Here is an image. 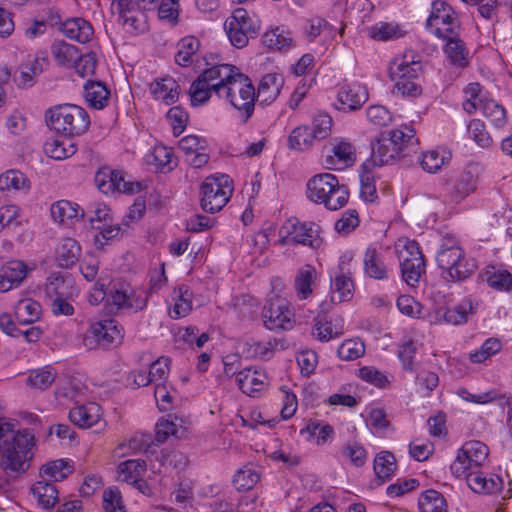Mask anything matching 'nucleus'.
Listing matches in <instances>:
<instances>
[{
	"label": "nucleus",
	"instance_id": "nucleus-12",
	"mask_svg": "<svg viewBox=\"0 0 512 512\" xmlns=\"http://www.w3.org/2000/svg\"><path fill=\"white\" fill-rule=\"evenodd\" d=\"M97 188L104 194L115 192L134 194L141 190L139 182L127 181L121 171L112 170L109 167L100 168L94 176Z\"/></svg>",
	"mask_w": 512,
	"mask_h": 512
},
{
	"label": "nucleus",
	"instance_id": "nucleus-8",
	"mask_svg": "<svg viewBox=\"0 0 512 512\" xmlns=\"http://www.w3.org/2000/svg\"><path fill=\"white\" fill-rule=\"evenodd\" d=\"M232 192V180L228 175L206 177L200 188L202 209L212 214L219 212L229 201Z\"/></svg>",
	"mask_w": 512,
	"mask_h": 512
},
{
	"label": "nucleus",
	"instance_id": "nucleus-54",
	"mask_svg": "<svg viewBox=\"0 0 512 512\" xmlns=\"http://www.w3.org/2000/svg\"><path fill=\"white\" fill-rule=\"evenodd\" d=\"M365 345L360 339H347L338 347L337 355L343 361H353L362 357Z\"/></svg>",
	"mask_w": 512,
	"mask_h": 512
},
{
	"label": "nucleus",
	"instance_id": "nucleus-39",
	"mask_svg": "<svg viewBox=\"0 0 512 512\" xmlns=\"http://www.w3.org/2000/svg\"><path fill=\"white\" fill-rule=\"evenodd\" d=\"M353 281L341 269L331 282V301L341 303L352 297Z\"/></svg>",
	"mask_w": 512,
	"mask_h": 512
},
{
	"label": "nucleus",
	"instance_id": "nucleus-22",
	"mask_svg": "<svg viewBox=\"0 0 512 512\" xmlns=\"http://www.w3.org/2000/svg\"><path fill=\"white\" fill-rule=\"evenodd\" d=\"M413 253V258H403L400 261L401 273L403 280L410 286H415L424 272L425 263L423 255L418 245L410 247Z\"/></svg>",
	"mask_w": 512,
	"mask_h": 512
},
{
	"label": "nucleus",
	"instance_id": "nucleus-9",
	"mask_svg": "<svg viewBox=\"0 0 512 512\" xmlns=\"http://www.w3.org/2000/svg\"><path fill=\"white\" fill-rule=\"evenodd\" d=\"M426 28L436 37L459 34L460 23L454 9L445 1L432 2V10L426 21Z\"/></svg>",
	"mask_w": 512,
	"mask_h": 512
},
{
	"label": "nucleus",
	"instance_id": "nucleus-60",
	"mask_svg": "<svg viewBox=\"0 0 512 512\" xmlns=\"http://www.w3.org/2000/svg\"><path fill=\"white\" fill-rule=\"evenodd\" d=\"M29 181L24 174L16 170H9L0 176V190H20L28 188Z\"/></svg>",
	"mask_w": 512,
	"mask_h": 512
},
{
	"label": "nucleus",
	"instance_id": "nucleus-41",
	"mask_svg": "<svg viewBox=\"0 0 512 512\" xmlns=\"http://www.w3.org/2000/svg\"><path fill=\"white\" fill-rule=\"evenodd\" d=\"M488 286L499 292L512 291V274L505 269L490 267L485 271Z\"/></svg>",
	"mask_w": 512,
	"mask_h": 512
},
{
	"label": "nucleus",
	"instance_id": "nucleus-14",
	"mask_svg": "<svg viewBox=\"0 0 512 512\" xmlns=\"http://www.w3.org/2000/svg\"><path fill=\"white\" fill-rule=\"evenodd\" d=\"M264 325L269 330H289L294 324V313L288 302L281 298L271 300L263 307Z\"/></svg>",
	"mask_w": 512,
	"mask_h": 512
},
{
	"label": "nucleus",
	"instance_id": "nucleus-56",
	"mask_svg": "<svg viewBox=\"0 0 512 512\" xmlns=\"http://www.w3.org/2000/svg\"><path fill=\"white\" fill-rule=\"evenodd\" d=\"M44 151L52 159L63 160L75 154L76 146L70 140L67 146L64 141L52 140L45 143Z\"/></svg>",
	"mask_w": 512,
	"mask_h": 512
},
{
	"label": "nucleus",
	"instance_id": "nucleus-37",
	"mask_svg": "<svg viewBox=\"0 0 512 512\" xmlns=\"http://www.w3.org/2000/svg\"><path fill=\"white\" fill-rule=\"evenodd\" d=\"M50 212L53 220L59 223L84 216V211L80 209L79 205L68 200H59L53 203Z\"/></svg>",
	"mask_w": 512,
	"mask_h": 512
},
{
	"label": "nucleus",
	"instance_id": "nucleus-18",
	"mask_svg": "<svg viewBox=\"0 0 512 512\" xmlns=\"http://www.w3.org/2000/svg\"><path fill=\"white\" fill-rule=\"evenodd\" d=\"M27 265L21 260H11L0 267V292L5 293L18 287L26 278Z\"/></svg>",
	"mask_w": 512,
	"mask_h": 512
},
{
	"label": "nucleus",
	"instance_id": "nucleus-16",
	"mask_svg": "<svg viewBox=\"0 0 512 512\" xmlns=\"http://www.w3.org/2000/svg\"><path fill=\"white\" fill-rule=\"evenodd\" d=\"M479 304L480 301L477 298L471 295L466 296L455 306L446 308L441 317L447 324H466L477 313Z\"/></svg>",
	"mask_w": 512,
	"mask_h": 512
},
{
	"label": "nucleus",
	"instance_id": "nucleus-48",
	"mask_svg": "<svg viewBox=\"0 0 512 512\" xmlns=\"http://www.w3.org/2000/svg\"><path fill=\"white\" fill-rule=\"evenodd\" d=\"M421 512H447V504L443 495L433 489L425 491L418 501Z\"/></svg>",
	"mask_w": 512,
	"mask_h": 512
},
{
	"label": "nucleus",
	"instance_id": "nucleus-21",
	"mask_svg": "<svg viewBox=\"0 0 512 512\" xmlns=\"http://www.w3.org/2000/svg\"><path fill=\"white\" fill-rule=\"evenodd\" d=\"M363 269L366 276L375 280H388L389 269L383 255L374 247H368L363 256Z\"/></svg>",
	"mask_w": 512,
	"mask_h": 512
},
{
	"label": "nucleus",
	"instance_id": "nucleus-45",
	"mask_svg": "<svg viewBox=\"0 0 512 512\" xmlns=\"http://www.w3.org/2000/svg\"><path fill=\"white\" fill-rule=\"evenodd\" d=\"M221 84L205 83L204 80L197 79L193 81L189 89L190 102L193 107L205 104L211 97V91L216 93V89Z\"/></svg>",
	"mask_w": 512,
	"mask_h": 512
},
{
	"label": "nucleus",
	"instance_id": "nucleus-50",
	"mask_svg": "<svg viewBox=\"0 0 512 512\" xmlns=\"http://www.w3.org/2000/svg\"><path fill=\"white\" fill-rule=\"evenodd\" d=\"M374 471L382 482L391 478L396 469L395 457L391 452L383 451L374 459Z\"/></svg>",
	"mask_w": 512,
	"mask_h": 512
},
{
	"label": "nucleus",
	"instance_id": "nucleus-11",
	"mask_svg": "<svg viewBox=\"0 0 512 512\" xmlns=\"http://www.w3.org/2000/svg\"><path fill=\"white\" fill-rule=\"evenodd\" d=\"M149 293L142 288H132L129 285L113 286L109 292L107 303L117 310H143L148 303Z\"/></svg>",
	"mask_w": 512,
	"mask_h": 512
},
{
	"label": "nucleus",
	"instance_id": "nucleus-34",
	"mask_svg": "<svg viewBox=\"0 0 512 512\" xmlns=\"http://www.w3.org/2000/svg\"><path fill=\"white\" fill-rule=\"evenodd\" d=\"M110 91L100 81H89L84 85V97L95 109L104 108L109 100Z\"/></svg>",
	"mask_w": 512,
	"mask_h": 512
},
{
	"label": "nucleus",
	"instance_id": "nucleus-5",
	"mask_svg": "<svg viewBox=\"0 0 512 512\" xmlns=\"http://www.w3.org/2000/svg\"><path fill=\"white\" fill-rule=\"evenodd\" d=\"M307 196L311 201L335 211L347 204L349 191L346 185L339 183L334 174L321 173L307 182Z\"/></svg>",
	"mask_w": 512,
	"mask_h": 512
},
{
	"label": "nucleus",
	"instance_id": "nucleus-64",
	"mask_svg": "<svg viewBox=\"0 0 512 512\" xmlns=\"http://www.w3.org/2000/svg\"><path fill=\"white\" fill-rule=\"evenodd\" d=\"M167 119L172 126L174 136H179L186 128L189 116L181 106H174L168 110Z\"/></svg>",
	"mask_w": 512,
	"mask_h": 512
},
{
	"label": "nucleus",
	"instance_id": "nucleus-61",
	"mask_svg": "<svg viewBox=\"0 0 512 512\" xmlns=\"http://www.w3.org/2000/svg\"><path fill=\"white\" fill-rule=\"evenodd\" d=\"M340 453L356 467H362L366 462V451L358 442L348 441L342 446Z\"/></svg>",
	"mask_w": 512,
	"mask_h": 512
},
{
	"label": "nucleus",
	"instance_id": "nucleus-7",
	"mask_svg": "<svg viewBox=\"0 0 512 512\" xmlns=\"http://www.w3.org/2000/svg\"><path fill=\"white\" fill-rule=\"evenodd\" d=\"M124 338V328L115 319L93 321L83 333L82 343L88 350H108L119 346Z\"/></svg>",
	"mask_w": 512,
	"mask_h": 512
},
{
	"label": "nucleus",
	"instance_id": "nucleus-35",
	"mask_svg": "<svg viewBox=\"0 0 512 512\" xmlns=\"http://www.w3.org/2000/svg\"><path fill=\"white\" fill-rule=\"evenodd\" d=\"M237 72L238 69L229 64L215 65L204 70L198 78L204 80L205 83L224 84L226 86Z\"/></svg>",
	"mask_w": 512,
	"mask_h": 512
},
{
	"label": "nucleus",
	"instance_id": "nucleus-26",
	"mask_svg": "<svg viewBox=\"0 0 512 512\" xmlns=\"http://www.w3.org/2000/svg\"><path fill=\"white\" fill-rule=\"evenodd\" d=\"M51 53L60 66L70 67L72 65H78L82 62H90V60L82 57L79 54L78 48L72 44H69L63 40L55 41L51 46Z\"/></svg>",
	"mask_w": 512,
	"mask_h": 512
},
{
	"label": "nucleus",
	"instance_id": "nucleus-29",
	"mask_svg": "<svg viewBox=\"0 0 512 512\" xmlns=\"http://www.w3.org/2000/svg\"><path fill=\"white\" fill-rule=\"evenodd\" d=\"M42 307L39 302L31 298H24L14 306V315L21 325L33 324L41 318Z\"/></svg>",
	"mask_w": 512,
	"mask_h": 512
},
{
	"label": "nucleus",
	"instance_id": "nucleus-17",
	"mask_svg": "<svg viewBox=\"0 0 512 512\" xmlns=\"http://www.w3.org/2000/svg\"><path fill=\"white\" fill-rule=\"evenodd\" d=\"M368 100L366 88L360 84H345L337 94L335 107L342 111L358 110Z\"/></svg>",
	"mask_w": 512,
	"mask_h": 512
},
{
	"label": "nucleus",
	"instance_id": "nucleus-13",
	"mask_svg": "<svg viewBox=\"0 0 512 512\" xmlns=\"http://www.w3.org/2000/svg\"><path fill=\"white\" fill-rule=\"evenodd\" d=\"M283 233L290 235L292 244L317 249L322 243L320 226L315 222H301L297 218H289L283 223Z\"/></svg>",
	"mask_w": 512,
	"mask_h": 512
},
{
	"label": "nucleus",
	"instance_id": "nucleus-49",
	"mask_svg": "<svg viewBox=\"0 0 512 512\" xmlns=\"http://www.w3.org/2000/svg\"><path fill=\"white\" fill-rule=\"evenodd\" d=\"M467 131L469 137L482 149H490L493 146V138L487 131L485 123L480 119H472Z\"/></svg>",
	"mask_w": 512,
	"mask_h": 512
},
{
	"label": "nucleus",
	"instance_id": "nucleus-59",
	"mask_svg": "<svg viewBox=\"0 0 512 512\" xmlns=\"http://www.w3.org/2000/svg\"><path fill=\"white\" fill-rule=\"evenodd\" d=\"M260 479L258 472L252 467L245 466L240 469L233 478V484L237 490H250Z\"/></svg>",
	"mask_w": 512,
	"mask_h": 512
},
{
	"label": "nucleus",
	"instance_id": "nucleus-19",
	"mask_svg": "<svg viewBox=\"0 0 512 512\" xmlns=\"http://www.w3.org/2000/svg\"><path fill=\"white\" fill-rule=\"evenodd\" d=\"M261 40L265 47L273 51L288 52L295 47L293 34L284 25L270 27Z\"/></svg>",
	"mask_w": 512,
	"mask_h": 512
},
{
	"label": "nucleus",
	"instance_id": "nucleus-58",
	"mask_svg": "<svg viewBox=\"0 0 512 512\" xmlns=\"http://www.w3.org/2000/svg\"><path fill=\"white\" fill-rule=\"evenodd\" d=\"M56 373L53 368L45 367L43 369L34 370L27 378V383L33 388L45 390L54 382Z\"/></svg>",
	"mask_w": 512,
	"mask_h": 512
},
{
	"label": "nucleus",
	"instance_id": "nucleus-52",
	"mask_svg": "<svg viewBox=\"0 0 512 512\" xmlns=\"http://www.w3.org/2000/svg\"><path fill=\"white\" fill-rule=\"evenodd\" d=\"M343 334L333 327L331 321H328L325 317L318 316L314 319V325L312 335L315 339L321 342H328L331 339L338 338Z\"/></svg>",
	"mask_w": 512,
	"mask_h": 512
},
{
	"label": "nucleus",
	"instance_id": "nucleus-55",
	"mask_svg": "<svg viewBox=\"0 0 512 512\" xmlns=\"http://www.w3.org/2000/svg\"><path fill=\"white\" fill-rule=\"evenodd\" d=\"M120 21L124 29L131 34H140L147 29L146 16L140 9L128 11Z\"/></svg>",
	"mask_w": 512,
	"mask_h": 512
},
{
	"label": "nucleus",
	"instance_id": "nucleus-36",
	"mask_svg": "<svg viewBox=\"0 0 512 512\" xmlns=\"http://www.w3.org/2000/svg\"><path fill=\"white\" fill-rule=\"evenodd\" d=\"M459 450L460 455L465 456V458L475 468L481 467L489 455L488 447L483 442L476 440H471L464 443Z\"/></svg>",
	"mask_w": 512,
	"mask_h": 512
},
{
	"label": "nucleus",
	"instance_id": "nucleus-3",
	"mask_svg": "<svg viewBox=\"0 0 512 512\" xmlns=\"http://www.w3.org/2000/svg\"><path fill=\"white\" fill-rule=\"evenodd\" d=\"M45 120L50 130L71 139L83 134L90 125L86 110L75 104H58L45 113Z\"/></svg>",
	"mask_w": 512,
	"mask_h": 512
},
{
	"label": "nucleus",
	"instance_id": "nucleus-40",
	"mask_svg": "<svg viewBox=\"0 0 512 512\" xmlns=\"http://www.w3.org/2000/svg\"><path fill=\"white\" fill-rule=\"evenodd\" d=\"M146 471V462L142 459H129L118 465V480L131 484Z\"/></svg>",
	"mask_w": 512,
	"mask_h": 512
},
{
	"label": "nucleus",
	"instance_id": "nucleus-10",
	"mask_svg": "<svg viewBox=\"0 0 512 512\" xmlns=\"http://www.w3.org/2000/svg\"><path fill=\"white\" fill-rule=\"evenodd\" d=\"M480 173L481 166L472 162L464 170L452 176L446 184L450 200L454 203H460L472 194L477 189Z\"/></svg>",
	"mask_w": 512,
	"mask_h": 512
},
{
	"label": "nucleus",
	"instance_id": "nucleus-32",
	"mask_svg": "<svg viewBox=\"0 0 512 512\" xmlns=\"http://www.w3.org/2000/svg\"><path fill=\"white\" fill-rule=\"evenodd\" d=\"M440 38L446 40L444 51L451 63L459 67H465L467 65L468 51L458 34H451Z\"/></svg>",
	"mask_w": 512,
	"mask_h": 512
},
{
	"label": "nucleus",
	"instance_id": "nucleus-24",
	"mask_svg": "<svg viewBox=\"0 0 512 512\" xmlns=\"http://www.w3.org/2000/svg\"><path fill=\"white\" fill-rule=\"evenodd\" d=\"M266 375L263 371L245 368L237 373L236 382L239 389L250 397H256L265 386Z\"/></svg>",
	"mask_w": 512,
	"mask_h": 512
},
{
	"label": "nucleus",
	"instance_id": "nucleus-38",
	"mask_svg": "<svg viewBox=\"0 0 512 512\" xmlns=\"http://www.w3.org/2000/svg\"><path fill=\"white\" fill-rule=\"evenodd\" d=\"M316 269L310 264L301 267L295 277L294 286L300 298L306 299L312 294V284L316 279Z\"/></svg>",
	"mask_w": 512,
	"mask_h": 512
},
{
	"label": "nucleus",
	"instance_id": "nucleus-62",
	"mask_svg": "<svg viewBox=\"0 0 512 512\" xmlns=\"http://www.w3.org/2000/svg\"><path fill=\"white\" fill-rule=\"evenodd\" d=\"M41 472L53 481H62L67 478L72 469L67 461L59 459L43 466Z\"/></svg>",
	"mask_w": 512,
	"mask_h": 512
},
{
	"label": "nucleus",
	"instance_id": "nucleus-47",
	"mask_svg": "<svg viewBox=\"0 0 512 512\" xmlns=\"http://www.w3.org/2000/svg\"><path fill=\"white\" fill-rule=\"evenodd\" d=\"M480 110L482 114L487 119H489L492 125H494L496 128H502L506 125V110L496 101L492 99L485 101L480 100Z\"/></svg>",
	"mask_w": 512,
	"mask_h": 512
},
{
	"label": "nucleus",
	"instance_id": "nucleus-1",
	"mask_svg": "<svg viewBox=\"0 0 512 512\" xmlns=\"http://www.w3.org/2000/svg\"><path fill=\"white\" fill-rule=\"evenodd\" d=\"M34 446L35 437L30 431L8 435L0 424V468L8 476L28 469Z\"/></svg>",
	"mask_w": 512,
	"mask_h": 512
},
{
	"label": "nucleus",
	"instance_id": "nucleus-33",
	"mask_svg": "<svg viewBox=\"0 0 512 512\" xmlns=\"http://www.w3.org/2000/svg\"><path fill=\"white\" fill-rule=\"evenodd\" d=\"M462 253H464V250L459 246L454 237L443 238L436 253L438 268L440 270L444 269L449 262L462 257Z\"/></svg>",
	"mask_w": 512,
	"mask_h": 512
},
{
	"label": "nucleus",
	"instance_id": "nucleus-30",
	"mask_svg": "<svg viewBox=\"0 0 512 512\" xmlns=\"http://www.w3.org/2000/svg\"><path fill=\"white\" fill-rule=\"evenodd\" d=\"M81 247L73 238H64L56 249V261L61 268H70L80 257Z\"/></svg>",
	"mask_w": 512,
	"mask_h": 512
},
{
	"label": "nucleus",
	"instance_id": "nucleus-23",
	"mask_svg": "<svg viewBox=\"0 0 512 512\" xmlns=\"http://www.w3.org/2000/svg\"><path fill=\"white\" fill-rule=\"evenodd\" d=\"M101 407L95 402L79 405L69 412V419L80 428H90L101 421Z\"/></svg>",
	"mask_w": 512,
	"mask_h": 512
},
{
	"label": "nucleus",
	"instance_id": "nucleus-44",
	"mask_svg": "<svg viewBox=\"0 0 512 512\" xmlns=\"http://www.w3.org/2000/svg\"><path fill=\"white\" fill-rule=\"evenodd\" d=\"M109 220L110 213L108 207L106 206L96 208L93 212V216L89 218L92 227L99 229L102 236L106 239L115 237L120 230L119 226L112 227L108 225Z\"/></svg>",
	"mask_w": 512,
	"mask_h": 512
},
{
	"label": "nucleus",
	"instance_id": "nucleus-2",
	"mask_svg": "<svg viewBox=\"0 0 512 512\" xmlns=\"http://www.w3.org/2000/svg\"><path fill=\"white\" fill-rule=\"evenodd\" d=\"M416 131L412 126L404 125L400 129L384 131L371 143L370 159L363 163L364 168H374L390 164L409 143L415 141Z\"/></svg>",
	"mask_w": 512,
	"mask_h": 512
},
{
	"label": "nucleus",
	"instance_id": "nucleus-53",
	"mask_svg": "<svg viewBox=\"0 0 512 512\" xmlns=\"http://www.w3.org/2000/svg\"><path fill=\"white\" fill-rule=\"evenodd\" d=\"M175 304L173 307V318L178 319L186 316L191 308V293L189 288L185 285H181L178 289L174 290Z\"/></svg>",
	"mask_w": 512,
	"mask_h": 512
},
{
	"label": "nucleus",
	"instance_id": "nucleus-46",
	"mask_svg": "<svg viewBox=\"0 0 512 512\" xmlns=\"http://www.w3.org/2000/svg\"><path fill=\"white\" fill-rule=\"evenodd\" d=\"M31 491L43 508L53 507L58 500V491L55 485L44 480L37 481Z\"/></svg>",
	"mask_w": 512,
	"mask_h": 512
},
{
	"label": "nucleus",
	"instance_id": "nucleus-4",
	"mask_svg": "<svg viewBox=\"0 0 512 512\" xmlns=\"http://www.w3.org/2000/svg\"><path fill=\"white\" fill-rule=\"evenodd\" d=\"M391 80L394 82L393 93L407 99H415L422 95L423 67L419 59L405 54L396 58L389 68Z\"/></svg>",
	"mask_w": 512,
	"mask_h": 512
},
{
	"label": "nucleus",
	"instance_id": "nucleus-51",
	"mask_svg": "<svg viewBox=\"0 0 512 512\" xmlns=\"http://www.w3.org/2000/svg\"><path fill=\"white\" fill-rule=\"evenodd\" d=\"M313 140L308 126H298L291 131L287 144L292 150L303 151L312 147Z\"/></svg>",
	"mask_w": 512,
	"mask_h": 512
},
{
	"label": "nucleus",
	"instance_id": "nucleus-43",
	"mask_svg": "<svg viewBox=\"0 0 512 512\" xmlns=\"http://www.w3.org/2000/svg\"><path fill=\"white\" fill-rule=\"evenodd\" d=\"M226 23L234 25L240 30H245L246 33L250 34L251 38H255L260 30L259 20L252 19L243 8L235 9Z\"/></svg>",
	"mask_w": 512,
	"mask_h": 512
},
{
	"label": "nucleus",
	"instance_id": "nucleus-20",
	"mask_svg": "<svg viewBox=\"0 0 512 512\" xmlns=\"http://www.w3.org/2000/svg\"><path fill=\"white\" fill-rule=\"evenodd\" d=\"M477 269L476 262L464 253L441 269V277L448 283L461 282L468 279Z\"/></svg>",
	"mask_w": 512,
	"mask_h": 512
},
{
	"label": "nucleus",
	"instance_id": "nucleus-28",
	"mask_svg": "<svg viewBox=\"0 0 512 512\" xmlns=\"http://www.w3.org/2000/svg\"><path fill=\"white\" fill-rule=\"evenodd\" d=\"M283 86V78L275 73H269L262 77L258 85L256 98L260 104H270L279 95Z\"/></svg>",
	"mask_w": 512,
	"mask_h": 512
},
{
	"label": "nucleus",
	"instance_id": "nucleus-27",
	"mask_svg": "<svg viewBox=\"0 0 512 512\" xmlns=\"http://www.w3.org/2000/svg\"><path fill=\"white\" fill-rule=\"evenodd\" d=\"M61 32L67 38L84 44L91 40L94 30L87 20L77 17L64 20Z\"/></svg>",
	"mask_w": 512,
	"mask_h": 512
},
{
	"label": "nucleus",
	"instance_id": "nucleus-31",
	"mask_svg": "<svg viewBox=\"0 0 512 512\" xmlns=\"http://www.w3.org/2000/svg\"><path fill=\"white\" fill-rule=\"evenodd\" d=\"M179 89V84L171 77L156 81L150 87L154 98L163 101L166 105H172L178 100Z\"/></svg>",
	"mask_w": 512,
	"mask_h": 512
},
{
	"label": "nucleus",
	"instance_id": "nucleus-42",
	"mask_svg": "<svg viewBox=\"0 0 512 512\" xmlns=\"http://www.w3.org/2000/svg\"><path fill=\"white\" fill-rule=\"evenodd\" d=\"M199 48L200 41L197 38L193 36L184 37L178 44L175 62L182 67L191 65L194 62V56Z\"/></svg>",
	"mask_w": 512,
	"mask_h": 512
},
{
	"label": "nucleus",
	"instance_id": "nucleus-57",
	"mask_svg": "<svg viewBox=\"0 0 512 512\" xmlns=\"http://www.w3.org/2000/svg\"><path fill=\"white\" fill-rule=\"evenodd\" d=\"M332 125L333 120L329 114L320 112L314 115L310 130L313 139H326L331 134Z\"/></svg>",
	"mask_w": 512,
	"mask_h": 512
},
{
	"label": "nucleus",
	"instance_id": "nucleus-63",
	"mask_svg": "<svg viewBox=\"0 0 512 512\" xmlns=\"http://www.w3.org/2000/svg\"><path fill=\"white\" fill-rule=\"evenodd\" d=\"M501 342L496 338L487 339L474 353H470V360L473 363H483L491 356L501 350Z\"/></svg>",
	"mask_w": 512,
	"mask_h": 512
},
{
	"label": "nucleus",
	"instance_id": "nucleus-6",
	"mask_svg": "<svg viewBox=\"0 0 512 512\" xmlns=\"http://www.w3.org/2000/svg\"><path fill=\"white\" fill-rule=\"evenodd\" d=\"M216 94L229 100L244 123L251 118L257 98L255 88L246 75L238 71L226 86L222 84L216 89Z\"/></svg>",
	"mask_w": 512,
	"mask_h": 512
},
{
	"label": "nucleus",
	"instance_id": "nucleus-25",
	"mask_svg": "<svg viewBox=\"0 0 512 512\" xmlns=\"http://www.w3.org/2000/svg\"><path fill=\"white\" fill-rule=\"evenodd\" d=\"M468 486L475 493L493 494L501 491L503 480L498 475H488L483 472L473 471L466 476Z\"/></svg>",
	"mask_w": 512,
	"mask_h": 512
},
{
	"label": "nucleus",
	"instance_id": "nucleus-15",
	"mask_svg": "<svg viewBox=\"0 0 512 512\" xmlns=\"http://www.w3.org/2000/svg\"><path fill=\"white\" fill-rule=\"evenodd\" d=\"M356 162V148L345 138H334L331 142L330 154L325 157L329 169L342 170Z\"/></svg>",
	"mask_w": 512,
	"mask_h": 512
}]
</instances>
